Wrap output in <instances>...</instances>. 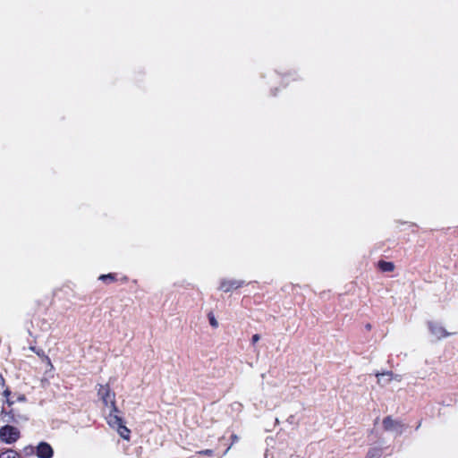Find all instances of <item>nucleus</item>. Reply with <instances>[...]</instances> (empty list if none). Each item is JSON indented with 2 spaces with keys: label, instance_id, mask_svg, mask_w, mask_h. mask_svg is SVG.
Wrapping results in <instances>:
<instances>
[{
  "label": "nucleus",
  "instance_id": "nucleus-1",
  "mask_svg": "<svg viewBox=\"0 0 458 458\" xmlns=\"http://www.w3.org/2000/svg\"><path fill=\"white\" fill-rule=\"evenodd\" d=\"M21 437L20 430L12 425L0 428V439L5 444H13Z\"/></svg>",
  "mask_w": 458,
  "mask_h": 458
},
{
  "label": "nucleus",
  "instance_id": "nucleus-2",
  "mask_svg": "<svg viewBox=\"0 0 458 458\" xmlns=\"http://www.w3.org/2000/svg\"><path fill=\"white\" fill-rule=\"evenodd\" d=\"M97 392L98 398L102 401L105 407H107L111 402L115 401V393L112 391L108 383L104 385L98 384L97 386Z\"/></svg>",
  "mask_w": 458,
  "mask_h": 458
},
{
  "label": "nucleus",
  "instance_id": "nucleus-3",
  "mask_svg": "<svg viewBox=\"0 0 458 458\" xmlns=\"http://www.w3.org/2000/svg\"><path fill=\"white\" fill-rule=\"evenodd\" d=\"M109 426L116 428L118 434L125 440H129L131 437V430L123 425V420L119 415H112L109 419Z\"/></svg>",
  "mask_w": 458,
  "mask_h": 458
},
{
  "label": "nucleus",
  "instance_id": "nucleus-4",
  "mask_svg": "<svg viewBox=\"0 0 458 458\" xmlns=\"http://www.w3.org/2000/svg\"><path fill=\"white\" fill-rule=\"evenodd\" d=\"M245 285V282L235 279H223L220 282L219 290L224 293H229L233 290H237Z\"/></svg>",
  "mask_w": 458,
  "mask_h": 458
},
{
  "label": "nucleus",
  "instance_id": "nucleus-5",
  "mask_svg": "<svg viewBox=\"0 0 458 458\" xmlns=\"http://www.w3.org/2000/svg\"><path fill=\"white\" fill-rule=\"evenodd\" d=\"M36 454L38 458H52L54 450L47 442H40L36 447Z\"/></svg>",
  "mask_w": 458,
  "mask_h": 458
},
{
  "label": "nucleus",
  "instance_id": "nucleus-6",
  "mask_svg": "<svg viewBox=\"0 0 458 458\" xmlns=\"http://www.w3.org/2000/svg\"><path fill=\"white\" fill-rule=\"evenodd\" d=\"M383 427L386 431H391L397 428H402L403 425L401 421L394 420L391 416H386L383 420Z\"/></svg>",
  "mask_w": 458,
  "mask_h": 458
},
{
  "label": "nucleus",
  "instance_id": "nucleus-7",
  "mask_svg": "<svg viewBox=\"0 0 458 458\" xmlns=\"http://www.w3.org/2000/svg\"><path fill=\"white\" fill-rule=\"evenodd\" d=\"M0 416L2 417L3 420L8 423H18L19 416L16 415L13 409L6 411L4 408H3L0 412Z\"/></svg>",
  "mask_w": 458,
  "mask_h": 458
},
{
  "label": "nucleus",
  "instance_id": "nucleus-8",
  "mask_svg": "<svg viewBox=\"0 0 458 458\" xmlns=\"http://www.w3.org/2000/svg\"><path fill=\"white\" fill-rule=\"evenodd\" d=\"M377 267L382 272H393L395 268V266L391 261L379 260L377 262Z\"/></svg>",
  "mask_w": 458,
  "mask_h": 458
},
{
  "label": "nucleus",
  "instance_id": "nucleus-9",
  "mask_svg": "<svg viewBox=\"0 0 458 458\" xmlns=\"http://www.w3.org/2000/svg\"><path fill=\"white\" fill-rule=\"evenodd\" d=\"M30 349L33 352H35L42 360V361L46 362L47 365L52 366L50 358L45 353V352L42 349H38L35 346H30Z\"/></svg>",
  "mask_w": 458,
  "mask_h": 458
},
{
  "label": "nucleus",
  "instance_id": "nucleus-10",
  "mask_svg": "<svg viewBox=\"0 0 458 458\" xmlns=\"http://www.w3.org/2000/svg\"><path fill=\"white\" fill-rule=\"evenodd\" d=\"M98 280L102 281L105 284H111L118 281L117 279V274L115 273H109L106 275H101L98 277Z\"/></svg>",
  "mask_w": 458,
  "mask_h": 458
},
{
  "label": "nucleus",
  "instance_id": "nucleus-11",
  "mask_svg": "<svg viewBox=\"0 0 458 458\" xmlns=\"http://www.w3.org/2000/svg\"><path fill=\"white\" fill-rule=\"evenodd\" d=\"M109 409H110V411H109V414L106 418V421L107 423L109 424V419L110 417L113 415H119L120 413V411L116 405V401H114V402H111V403H109V405L107 406Z\"/></svg>",
  "mask_w": 458,
  "mask_h": 458
},
{
  "label": "nucleus",
  "instance_id": "nucleus-12",
  "mask_svg": "<svg viewBox=\"0 0 458 458\" xmlns=\"http://www.w3.org/2000/svg\"><path fill=\"white\" fill-rule=\"evenodd\" d=\"M20 454L13 450H6L0 454V458H19Z\"/></svg>",
  "mask_w": 458,
  "mask_h": 458
},
{
  "label": "nucleus",
  "instance_id": "nucleus-13",
  "mask_svg": "<svg viewBox=\"0 0 458 458\" xmlns=\"http://www.w3.org/2000/svg\"><path fill=\"white\" fill-rule=\"evenodd\" d=\"M368 458H379L381 456V449L371 448L368 452Z\"/></svg>",
  "mask_w": 458,
  "mask_h": 458
},
{
  "label": "nucleus",
  "instance_id": "nucleus-14",
  "mask_svg": "<svg viewBox=\"0 0 458 458\" xmlns=\"http://www.w3.org/2000/svg\"><path fill=\"white\" fill-rule=\"evenodd\" d=\"M208 320H209L210 325H211L213 327L216 328V327H218V322H217V320L216 319V318H215L214 314H213L212 312L208 313Z\"/></svg>",
  "mask_w": 458,
  "mask_h": 458
},
{
  "label": "nucleus",
  "instance_id": "nucleus-15",
  "mask_svg": "<svg viewBox=\"0 0 458 458\" xmlns=\"http://www.w3.org/2000/svg\"><path fill=\"white\" fill-rule=\"evenodd\" d=\"M4 396L5 397L6 399V403L9 405V406H12L13 404V401H12L10 399V395H11V391L10 389L6 388L4 393H3Z\"/></svg>",
  "mask_w": 458,
  "mask_h": 458
},
{
  "label": "nucleus",
  "instance_id": "nucleus-16",
  "mask_svg": "<svg viewBox=\"0 0 458 458\" xmlns=\"http://www.w3.org/2000/svg\"><path fill=\"white\" fill-rule=\"evenodd\" d=\"M198 454L200 455L211 457V456H213L214 452L211 449H205V450L199 451Z\"/></svg>",
  "mask_w": 458,
  "mask_h": 458
},
{
  "label": "nucleus",
  "instance_id": "nucleus-17",
  "mask_svg": "<svg viewBox=\"0 0 458 458\" xmlns=\"http://www.w3.org/2000/svg\"><path fill=\"white\" fill-rule=\"evenodd\" d=\"M24 452L26 454H34V447L33 446H27L24 448Z\"/></svg>",
  "mask_w": 458,
  "mask_h": 458
},
{
  "label": "nucleus",
  "instance_id": "nucleus-18",
  "mask_svg": "<svg viewBox=\"0 0 458 458\" xmlns=\"http://www.w3.org/2000/svg\"><path fill=\"white\" fill-rule=\"evenodd\" d=\"M387 375L389 377L393 376V373L391 371L384 372V373H377L376 374L377 377L378 378V381L380 380V377Z\"/></svg>",
  "mask_w": 458,
  "mask_h": 458
},
{
  "label": "nucleus",
  "instance_id": "nucleus-19",
  "mask_svg": "<svg viewBox=\"0 0 458 458\" xmlns=\"http://www.w3.org/2000/svg\"><path fill=\"white\" fill-rule=\"evenodd\" d=\"M259 339H260L259 335H258V334L253 335L252 338H251L252 344H255Z\"/></svg>",
  "mask_w": 458,
  "mask_h": 458
},
{
  "label": "nucleus",
  "instance_id": "nucleus-20",
  "mask_svg": "<svg viewBox=\"0 0 458 458\" xmlns=\"http://www.w3.org/2000/svg\"><path fill=\"white\" fill-rule=\"evenodd\" d=\"M365 327H366L367 330H370L371 329V325L370 324H367L365 326Z\"/></svg>",
  "mask_w": 458,
  "mask_h": 458
},
{
  "label": "nucleus",
  "instance_id": "nucleus-21",
  "mask_svg": "<svg viewBox=\"0 0 458 458\" xmlns=\"http://www.w3.org/2000/svg\"><path fill=\"white\" fill-rule=\"evenodd\" d=\"M123 282H127L128 281V278L126 276H123L122 279H121Z\"/></svg>",
  "mask_w": 458,
  "mask_h": 458
},
{
  "label": "nucleus",
  "instance_id": "nucleus-22",
  "mask_svg": "<svg viewBox=\"0 0 458 458\" xmlns=\"http://www.w3.org/2000/svg\"><path fill=\"white\" fill-rule=\"evenodd\" d=\"M19 399H20V400H25V397H24V396H22V397H20Z\"/></svg>",
  "mask_w": 458,
  "mask_h": 458
}]
</instances>
